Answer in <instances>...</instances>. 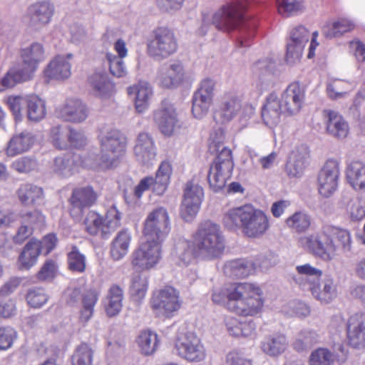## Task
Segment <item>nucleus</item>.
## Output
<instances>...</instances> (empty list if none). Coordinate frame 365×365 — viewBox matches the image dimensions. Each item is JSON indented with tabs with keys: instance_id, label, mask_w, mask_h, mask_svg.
<instances>
[{
	"instance_id": "36",
	"label": "nucleus",
	"mask_w": 365,
	"mask_h": 365,
	"mask_svg": "<svg viewBox=\"0 0 365 365\" xmlns=\"http://www.w3.org/2000/svg\"><path fill=\"white\" fill-rule=\"evenodd\" d=\"M346 178L350 185L357 191L365 189V163L354 160L346 167Z\"/></svg>"
},
{
	"instance_id": "17",
	"label": "nucleus",
	"mask_w": 365,
	"mask_h": 365,
	"mask_svg": "<svg viewBox=\"0 0 365 365\" xmlns=\"http://www.w3.org/2000/svg\"><path fill=\"white\" fill-rule=\"evenodd\" d=\"M185 78L183 66L178 61H174L160 68L157 82L163 88H172L179 86Z\"/></svg>"
},
{
	"instance_id": "3",
	"label": "nucleus",
	"mask_w": 365,
	"mask_h": 365,
	"mask_svg": "<svg viewBox=\"0 0 365 365\" xmlns=\"http://www.w3.org/2000/svg\"><path fill=\"white\" fill-rule=\"evenodd\" d=\"M200 257L215 259L220 257L225 249V239L220 226L212 221L200 225L193 235Z\"/></svg>"
},
{
	"instance_id": "1",
	"label": "nucleus",
	"mask_w": 365,
	"mask_h": 365,
	"mask_svg": "<svg viewBox=\"0 0 365 365\" xmlns=\"http://www.w3.org/2000/svg\"><path fill=\"white\" fill-rule=\"evenodd\" d=\"M212 301L244 317L259 314L264 305L263 292L253 283H230L213 291Z\"/></svg>"
},
{
	"instance_id": "12",
	"label": "nucleus",
	"mask_w": 365,
	"mask_h": 365,
	"mask_svg": "<svg viewBox=\"0 0 365 365\" xmlns=\"http://www.w3.org/2000/svg\"><path fill=\"white\" fill-rule=\"evenodd\" d=\"M162 243L144 239L131 256V264L136 269L149 270L161 259Z\"/></svg>"
},
{
	"instance_id": "55",
	"label": "nucleus",
	"mask_w": 365,
	"mask_h": 365,
	"mask_svg": "<svg viewBox=\"0 0 365 365\" xmlns=\"http://www.w3.org/2000/svg\"><path fill=\"white\" fill-rule=\"evenodd\" d=\"M68 126L55 125L50 130V139L53 145L60 150L67 148Z\"/></svg>"
},
{
	"instance_id": "37",
	"label": "nucleus",
	"mask_w": 365,
	"mask_h": 365,
	"mask_svg": "<svg viewBox=\"0 0 365 365\" xmlns=\"http://www.w3.org/2000/svg\"><path fill=\"white\" fill-rule=\"evenodd\" d=\"M41 253V245L37 240H31L23 248L18 259L21 269H29L37 262Z\"/></svg>"
},
{
	"instance_id": "33",
	"label": "nucleus",
	"mask_w": 365,
	"mask_h": 365,
	"mask_svg": "<svg viewBox=\"0 0 365 365\" xmlns=\"http://www.w3.org/2000/svg\"><path fill=\"white\" fill-rule=\"evenodd\" d=\"M355 28V24L349 19H339L327 23L322 29L323 36L329 39L338 38Z\"/></svg>"
},
{
	"instance_id": "62",
	"label": "nucleus",
	"mask_w": 365,
	"mask_h": 365,
	"mask_svg": "<svg viewBox=\"0 0 365 365\" xmlns=\"http://www.w3.org/2000/svg\"><path fill=\"white\" fill-rule=\"evenodd\" d=\"M106 58L109 63L110 73L113 76L120 78L126 74V68L123 58L110 53H107Z\"/></svg>"
},
{
	"instance_id": "16",
	"label": "nucleus",
	"mask_w": 365,
	"mask_h": 365,
	"mask_svg": "<svg viewBox=\"0 0 365 365\" xmlns=\"http://www.w3.org/2000/svg\"><path fill=\"white\" fill-rule=\"evenodd\" d=\"M55 12L53 4L48 0L38 1L28 8L29 25L41 29L50 24Z\"/></svg>"
},
{
	"instance_id": "18",
	"label": "nucleus",
	"mask_w": 365,
	"mask_h": 365,
	"mask_svg": "<svg viewBox=\"0 0 365 365\" xmlns=\"http://www.w3.org/2000/svg\"><path fill=\"white\" fill-rule=\"evenodd\" d=\"M92 166L89 159H82L78 154L66 153L55 158L53 170L60 175L68 177L77 171L80 167L92 168Z\"/></svg>"
},
{
	"instance_id": "64",
	"label": "nucleus",
	"mask_w": 365,
	"mask_h": 365,
	"mask_svg": "<svg viewBox=\"0 0 365 365\" xmlns=\"http://www.w3.org/2000/svg\"><path fill=\"white\" fill-rule=\"evenodd\" d=\"M57 272V263L52 259H48L38 272L37 277L41 281H51L56 276Z\"/></svg>"
},
{
	"instance_id": "46",
	"label": "nucleus",
	"mask_w": 365,
	"mask_h": 365,
	"mask_svg": "<svg viewBox=\"0 0 365 365\" xmlns=\"http://www.w3.org/2000/svg\"><path fill=\"white\" fill-rule=\"evenodd\" d=\"M136 343L141 354L148 356L155 352L159 339L155 332L150 329H145L139 333L136 338Z\"/></svg>"
},
{
	"instance_id": "49",
	"label": "nucleus",
	"mask_w": 365,
	"mask_h": 365,
	"mask_svg": "<svg viewBox=\"0 0 365 365\" xmlns=\"http://www.w3.org/2000/svg\"><path fill=\"white\" fill-rule=\"evenodd\" d=\"M148 278L144 274L133 275L129 287V292L132 299L140 303L145 297L148 289Z\"/></svg>"
},
{
	"instance_id": "28",
	"label": "nucleus",
	"mask_w": 365,
	"mask_h": 365,
	"mask_svg": "<svg viewBox=\"0 0 365 365\" xmlns=\"http://www.w3.org/2000/svg\"><path fill=\"white\" fill-rule=\"evenodd\" d=\"M297 274L294 279L303 288H307L312 292L313 287H317L322 277V271L309 264L299 265L296 267Z\"/></svg>"
},
{
	"instance_id": "26",
	"label": "nucleus",
	"mask_w": 365,
	"mask_h": 365,
	"mask_svg": "<svg viewBox=\"0 0 365 365\" xmlns=\"http://www.w3.org/2000/svg\"><path fill=\"white\" fill-rule=\"evenodd\" d=\"M349 343L356 349L365 347V313L352 315L348 323Z\"/></svg>"
},
{
	"instance_id": "41",
	"label": "nucleus",
	"mask_w": 365,
	"mask_h": 365,
	"mask_svg": "<svg viewBox=\"0 0 365 365\" xmlns=\"http://www.w3.org/2000/svg\"><path fill=\"white\" fill-rule=\"evenodd\" d=\"M97 200V194L91 187H79L73 190L70 198L73 208L82 210L91 206Z\"/></svg>"
},
{
	"instance_id": "22",
	"label": "nucleus",
	"mask_w": 365,
	"mask_h": 365,
	"mask_svg": "<svg viewBox=\"0 0 365 365\" xmlns=\"http://www.w3.org/2000/svg\"><path fill=\"white\" fill-rule=\"evenodd\" d=\"M73 58L71 53L59 54L53 57L44 70L45 75L56 80L68 78L71 74V60Z\"/></svg>"
},
{
	"instance_id": "63",
	"label": "nucleus",
	"mask_w": 365,
	"mask_h": 365,
	"mask_svg": "<svg viewBox=\"0 0 365 365\" xmlns=\"http://www.w3.org/2000/svg\"><path fill=\"white\" fill-rule=\"evenodd\" d=\"M48 295L43 289H34L29 291L26 294L28 304L34 307L39 308L48 301Z\"/></svg>"
},
{
	"instance_id": "39",
	"label": "nucleus",
	"mask_w": 365,
	"mask_h": 365,
	"mask_svg": "<svg viewBox=\"0 0 365 365\" xmlns=\"http://www.w3.org/2000/svg\"><path fill=\"white\" fill-rule=\"evenodd\" d=\"M288 341L284 334H274L265 337L261 343L264 353L270 356H277L282 354L288 346Z\"/></svg>"
},
{
	"instance_id": "58",
	"label": "nucleus",
	"mask_w": 365,
	"mask_h": 365,
	"mask_svg": "<svg viewBox=\"0 0 365 365\" xmlns=\"http://www.w3.org/2000/svg\"><path fill=\"white\" fill-rule=\"evenodd\" d=\"M212 102L195 95L192 96V113L197 119H202L209 112Z\"/></svg>"
},
{
	"instance_id": "5",
	"label": "nucleus",
	"mask_w": 365,
	"mask_h": 365,
	"mask_svg": "<svg viewBox=\"0 0 365 365\" xmlns=\"http://www.w3.org/2000/svg\"><path fill=\"white\" fill-rule=\"evenodd\" d=\"M334 229L330 224L324 225L316 233L304 235L298 239V245L325 261L336 255L337 246L334 241Z\"/></svg>"
},
{
	"instance_id": "4",
	"label": "nucleus",
	"mask_w": 365,
	"mask_h": 365,
	"mask_svg": "<svg viewBox=\"0 0 365 365\" xmlns=\"http://www.w3.org/2000/svg\"><path fill=\"white\" fill-rule=\"evenodd\" d=\"M246 5L239 1L222 6L213 14L203 13L202 22L197 30L199 36L207 34L211 24L221 30H231L237 27L243 19Z\"/></svg>"
},
{
	"instance_id": "15",
	"label": "nucleus",
	"mask_w": 365,
	"mask_h": 365,
	"mask_svg": "<svg viewBox=\"0 0 365 365\" xmlns=\"http://www.w3.org/2000/svg\"><path fill=\"white\" fill-rule=\"evenodd\" d=\"M204 197L203 189L197 184L187 182L180 205L181 217L190 222L197 215Z\"/></svg>"
},
{
	"instance_id": "20",
	"label": "nucleus",
	"mask_w": 365,
	"mask_h": 365,
	"mask_svg": "<svg viewBox=\"0 0 365 365\" xmlns=\"http://www.w3.org/2000/svg\"><path fill=\"white\" fill-rule=\"evenodd\" d=\"M322 118L327 134L338 139L347 137L349 131V125L338 112L331 109L324 110Z\"/></svg>"
},
{
	"instance_id": "10",
	"label": "nucleus",
	"mask_w": 365,
	"mask_h": 365,
	"mask_svg": "<svg viewBox=\"0 0 365 365\" xmlns=\"http://www.w3.org/2000/svg\"><path fill=\"white\" fill-rule=\"evenodd\" d=\"M120 218L115 207L109 209L105 218L93 211H90L84 220L85 230L91 235L101 234L103 237L106 238L119 226Z\"/></svg>"
},
{
	"instance_id": "40",
	"label": "nucleus",
	"mask_w": 365,
	"mask_h": 365,
	"mask_svg": "<svg viewBox=\"0 0 365 365\" xmlns=\"http://www.w3.org/2000/svg\"><path fill=\"white\" fill-rule=\"evenodd\" d=\"M88 83L96 96L104 98L110 94L113 84L106 73L96 71L88 78Z\"/></svg>"
},
{
	"instance_id": "11",
	"label": "nucleus",
	"mask_w": 365,
	"mask_h": 365,
	"mask_svg": "<svg viewBox=\"0 0 365 365\" xmlns=\"http://www.w3.org/2000/svg\"><path fill=\"white\" fill-rule=\"evenodd\" d=\"M150 306L156 315L171 317L181 307L180 292L173 287H165L153 293Z\"/></svg>"
},
{
	"instance_id": "23",
	"label": "nucleus",
	"mask_w": 365,
	"mask_h": 365,
	"mask_svg": "<svg viewBox=\"0 0 365 365\" xmlns=\"http://www.w3.org/2000/svg\"><path fill=\"white\" fill-rule=\"evenodd\" d=\"M243 108L241 98L234 93H228L221 98L216 115L221 123H225L232 120Z\"/></svg>"
},
{
	"instance_id": "60",
	"label": "nucleus",
	"mask_w": 365,
	"mask_h": 365,
	"mask_svg": "<svg viewBox=\"0 0 365 365\" xmlns=\"http://www.w3.org/2000/svg\"><path fill=\"white\" fill-rule=\"evenodd\" d=\"M277 9L280 14L289 16L303 8V0H277Z\"/></svg>"
},
{
	"instance_id": "50",
	"label": "nucleus",
	"mask_w": 365,
	"mask_h": 365,
	"mask_svg": "<svg viewBox=\"0 0 365 365\" xmlns=\"http://www.w3.org/2000/svg\"><path fill=\"white\" fill-rule=\"evenodd\" d=\"M319 334L314 330L309 329H302L296 335L292 346L296 351H302L319 342Z\"/></svg>"
},
{
	"instance_id": "32",
	"label": "nucleus",
	"mask_w": 365,
	"mask_h": 365,
	"mask_svg": "<svg viewBox=\"0 0 365 365\" xmlns=\"http://www.w3.org/2000/svg\"><path fill=\"white\" fill-rule=\"evenodd\" d=\"M173 255L183 264H189L197 257H200L194 239L193 241L179 239L175 244Z\"/></svg>"
},
{
	"instance_id": "47",
	"label": "nucleus",
	"mask_w": 365,
	"mask_h": 365,
	"mask_svg": "<svg viewBox=\"0 0 365 365\" xmlns=\"http://www.w3.org/2000/svg\"><path fill=\"white\" fill-rule=\"evenodd\" d=\"M253 264L245 259H235L226 263L224 272L232 278H243L254 271Z\"/></svg>"
},
{
	"instance_id": "42",
	"label": "nucleus",
	"mask_w": 365,
	"mask_h": 365,
	"mask_svg": "<svg viewBox=\"0 0 365 365\" xmlns=\"http://www.w3.org/2000/svg\"><path fill=\"white\" fill-rule=\"evenodd\" d=\"M26 113L29 120L38 122L46 115V106L44 100L35 94L26 96Z\"/></svg>"
},
{
	"instance_id": "57",
	"label": "nucleus",
	"mask_w": 365,
	"mask_h": 365,
	"mask_svg": "<svg viewBox=\"0 0 365 365\" xmlns=\"http://www.w3.org/2000/svg\"><path fill=\"white\" fill-rule=\"evenodd\" d=\"M334 361V354L326 348H318L309 356L310 365H331Z\"/></svg>"
},
{
	"instance_id": "53",
	"label": "nucleus",
	"mask_w": 365,
	"mask_h": 365,
	"mask_svg": "<svg viewBox=\"0 0 365 365\" xmlns=\"http://www.w3.org/2000/svg\"><path fill=\"white\" fill-rule=\"evenodd\" d=\"M68 264L69 269L72 272L82 273L86 267V257L76 247H73L68 254Z\"/></svg>"
},
{
	"instance_id": "45",
	"label": "nucleus",
	"mask_w": 365,
	"mask_h": 365,
	"mask_svg": "<svg viewBox=\"0 0 365 365\" xmlns=\"http://www.w3.org/2000/svg\"><path fill=\"white\" fill-rule=\"evenodd\" d=\"M341 204L346 208V213L352 222H359L365 218V199L355 197L350 199L344 197Z\"/></svg>"
},
{
	"instance_id": "6",
	"label": "nucleus",
	"mask_w": 365,
	"mask_h": 365,
	"mask_svg": "<svg viewBox=\"0 0 365 365\" xmlns=\"http://www.w3.org/2000/svg\"><path fill=\"white\" fill-rule=\"evenodd\" d=\"M101 156L100 161L91 163L92 168H108L123 155L126 145L125 135L118 130L110 128L103 133L100 137Z\"/></svg>"
},
{
	"instance_id": "59",
	"label": "nucleus",
	"mask_w": 365,
	"mask_h": 365,
	"mask_svg": "<svg viewBox=\"0 0 365 365\" xmlns=\"http://www.w3.org/2000/svg\"><path fill=\"white\" fill-rule=\"evenodd\" d=\"M215 81L210 78H205L200 83L198 88L193 95L212 102L215 94Z\"/></svg>"
},
{
	"instance_id": "52",
	"label": "nucleus",
	"mask_w": 365,
	"mask_h": 365,
	"mask_svg": "<svg viewBox=\"0 0 365 365\" xmlns=\"http://www.w3.org/2000/svg\"><path fill=\"white\" fill-rule=\"evenodd\" d=\"M234 168V163L230 149L223 147L218 153L211 169L224 173L225 175L231 177Z\"/></svg>"
},
{
	"instance_id": "35",
	"label": "nucleus",
	"mask_w": 365,
	"mask_h": 365,
	"mask_svg": "<svg viewBox=\"0 0 365 365\" xmlns=\"http://www.w3.org/2000/svg\"><path fill=\"white\" fill-rule=\"evenodd\" d=\"M123 290L118 285H112L104 299L103 304L106 314L113 317L118 315L123 307Z\"/></svg>"
},
{
	"instance_id": "30",
	"label": "nucleus",
	"mask_w": 365,
	"mask_h": 365,
	"mask_svg": "<svg viewBox=\"0 0 365 365\" xmlns=\"http://www.w3.org/2000/svg\"><path fill=\"white\" fill-rule=\"evenodd\" d=\"M36 69L21 61L18 66L11 68L1 82L5 88H12L16 83L26 82L33 78Z\"/></svg>"
},
{
	"instance_id": "61",
	"label": "nucleus",
	"mask_w": 365,
	"mask_h": 365,
	"mask_svg": "<svg viewBox=\"0 0 365 365\" xmlns=\"http://www.w3.org/2000/svg\"><path fill=\"white\" fill-rule=\"evenodd\" d=\"M67 138V148L68 147L81 148L87 143V138L83 131L69 126H68Z\"/></svg>"
},
{
	"instance_id": "38",
	"label": "nucleus",
	"mask_w": 365,
	"mask_h": 365,
	"mask_svg": "<svg viewBox=\"0 0 365 365\" xmlns=\"http://www.w3.org/2000/svg\"><path fill=\"white\" fill-rule=\"evenodd\" d=\"M20 58L24 65H29L37 70L39 63L46 58L44 48L39 43H34L21 49Z\"/></svg>"
},
{
	"instance_id": "43",
	"label": "nucleus",
	"mask_w": 365,
	"mask_h": 365,
	"mask_svg": "<svg viewBox=\"0 0 365 365\" xmlns=\"http://www.w3.org/2000/svg\"><path fill=\"white\" fill-rule=\"evenodd\" d=\"M21 202L25 205H34L39 203L43 198V190L41 187L32 184H23L17 190Z\"/></svg>"
},
{
	"instance_id": "34",
	"label": "nucleus",
	"mask_w": 365,
	"mask_h": 365,
	"mask_svg": "<svg viewBox=\"0 0 365 365\" xmlns=\"http://www.w3.org/2000/svg\"><path fill=\"white\" fill-rule=\"evenodd\" d=\"M34 143V135L29 132H22L15 135L9 141L6 153L14 157L29 150Z\"/></svg>"
},
{
	"instance_id": "8",
	"label": "nucleus",
	"mask_w": 365,
	"mask_h": 365,
	"mask_svg": "<svg viewBox=\"0 0 365 365\" xmlns=\"http://www.w3.org/2000/svg\"><path fill=\"white\" fill-rule=\"evenodd\" d=\"M174 351L181 359L199 363L205 360L207 350L202 340L194 332L180 334L175 342Z\"/></svg>"
},
{
	"instance_id": "31",
	"label": "nucleus",
	"mask_w": 365,
	"mask_h": 365,
	"mask_svg": "<svg viewBox=\"0 0 365 365\" xmlns=\"http://www.w3.org/2000/svg\"><path fill=\"white\" fill-rule=\"evenodd\" d=\"M130 95L135 96V107L138 113H143L148 108L153 96V88L149 83L139 81L128 88Z\"/></svg>"
},
{
	"instance_id": "29",
	"label": "nucleus",
	"mask_w": 365,
	"mask_h": 365,
	"mask_svg": "<svg viewBox=\"0 0 365 365\" xmlns=\"http://www.w3.org/2000/svg\"><path fill=\"white\" fill-rule=\"evenodd\" d=\"M283 112L284 111L280 99L275 93H270L267 97L262 110V117L264 123L269 126L277 125Z\"/></svg>"
},
{
	"instance_id": "14",
	"label": "nucleus",
	"mask_w": 365,
	"mask_h": 365,
	"mask_svg": "<svg viewBox=\"0 0 365 365\" xmlns=\"http://www.w3.org/2000/svg\"><path fill=\"white\" fill-rule=\"evenodd\" d=\"M172 173V166L170 162L163 161L161 163L155 178L146 177L143 178L138 185L135 187V195L140 198L143 193L152 188L157 195H162L166 190L170 182Z\"/></svg>"
},
{
	"instance_id": "21",
	"label": "nucleus",
	"mask_w": 365,
	"mask_h": 365,
	"mask_svg": "<svg viewBox=\"0 0 365 365\" xmlns=\"http://www.w3.org/2000/svg\"><path fill=\"white\" fill-rule=\"evenodd\" d=\"M58 116L65 121L80 123L88 116L87 106L79 99H67L58 108Z\"/></svg>"
},
{
	"instance_id": "9",
	"label": "nucleus",
	"mask_w": 365,
	"mask_h": 365,
	"mask_svg": "<svg viewBox=\"0 0 365 365\" xmlns=\"http://www.w3.org/2000/svg\"><path fill=\"white\" fill-rule=\"evenodd\" d=\"M170 231V216L164 207H158L150 212L143 222L144 239L160 243L166 239Z\"/></svg>"
},
{
	"instance_id": "54",
	"label": "nucleus",
	"mask_w": 365,
	"mask_h": 365,
	"mask_svg": "<svg viewBox=\"0 0 365 365\" xmlns=\"http://www.w3.org/2000/svg\"><path fill=\"white\" fill-rule=\"evenodd\" d=\"M349 84L341 80H335L327 86V95L332 100L344 98L348 95Z\"/></svg>"
},
{
	"instance_id": "24",
	"label": "nucleus",
	"mask_w": 365,
	"mask_h": 365,
	"mask_svg": "<svg viewBox=\"0 0 365 365\" xmlns=\"http://www.w3.org/2000/svg\"><path fill=\"white\" fill-rule=\"evenodd\" d=\"M304 91L298 83H291L282 94L280 99L284 111L289 114L297 113L304 103Z\"/></svg>"
},
{
	"instance_id": "7",
	"label": "nucleus",
	"mask_w": 365,
	"mask_h": 365,
	"mask_svg": "<svg viewBox=\"0 0 365 365\" xmlns=\"http://www.w3.org/2000/svg\"><path fill=\"white\" fill-rule=\"evenodd\" d=\"M178 48V41L175 32L165 26L153 30L147 43L148 55L158 60L170 56Z\"/></svg>"
},
{
	"instance_id": "13",
	"label": "nucleus",
	"mask_w": 365,
	"mask_h": 365,
	"mask_svg": "<svg viewBox=\"0 0 365 365\" xmlns=\"http://www.w3.org/2000/svg\"><path fill=\"white\" fill-rule=\"evenodd\" d=\"M340 175L339 160L328 159L319 171L317 190L324 197H331L337 190Z\"/></svg>"
},
{
	"instance_id": "25",
	"label": "nucleus",
	"mask_w": 365,
	"mask_h": 365,
	"mask_svg": "<svg viewBox=\"0 0 365 365\" xmlns=\"http://www.w3.org/2000/svg\"><path fill=\"white\" fill-rule=\"evenodd\" d=\"M137 160L143 165L153 163L156 158V149L151 137L145 133L138 134L133 148Z\"/></svg>"
},
{
	"instance_id": "44",
	"label": "nucleus",
	"mask_w": 365,
	"mask_h": 365,
	"mask_svg": "<svg viewBox=\"0 0 365 365\" xmlns=\"http://www.w3.org/2000/svg\"><path fill=\"white\" fill-rule=\"evenodd\" d=\"M322 286L323 289L320 284L313 287L312 295L322 302L329 303L336 297V285L331 277L325 275L322 278Z\"/></svg>"
},
{
	"instance_id": "2",
	"label": "nucleus",
	"mask_w": 365,
	"mask_h": 365,
	"mask_svg": "<svg viewBox=\"0 0 365 365\" xmlns=\"http://www.w3.org/2000/svg\"><path fill=\"white\" fill-rule=\"evenodd\" d=\"M223 224L230 230L240 228L246 236L253 238L262 236L269 227L267 215L250 205L228 210L224 215Z\"/></svg>"
},
{
	"instance_id": "19",
	"label": "nucleus",
	"mask_w": 365,
	"mask_h": 365,
	"mask_svg": "<svg viewBox=\"0 0 365 365\" xmlns=\"http://www.w3.org/2000/svg\"><path fill=\"white\" fill-rule=\"evenodd\" d=\"M154 120L159 129L165 135H171L178 123L175 108L166 101H163L155 112Z\"/></svg>"
},
{
	"instance_id": "56",
	"label": "nucleus",
	"mask_w": 365,
	"mask_h": 365,
	"mask_svg": "<svg viewBox=\"0 0 365 365\" xmlns=\"http://www.w3.org/2000/svg\"><path fill=\"white\" fill-rule=\"evenodd\" d=\"M93 350L86 344H81L72 356V365H92Z\"/></svg>"
},
{
	"instance_id": "51",
	"label": "nucleus",
	"mask_w": 365,
	"mask_h": 365,
	"mask_svg": "<svg viewBox=\"0 0 365 365\" xmlns=\"http://www.w3.org/2000/svg\"><path fill=\"white\" fill-rule=\"evenodd\" d=\"M285 224L292 232L302 233L309 229L312 217L308 213L299 211L288 217L285 220Z\"/></svg>"
},
{
	"instance_id": "27",
	"label": "nucleus",
	"mask_w": 365,
	"mask_h": 365,
	"mask_svg": "<svg viewBox=\"0 0 365 365\" xmlns=\"http://www.w3.org/2000/svg\"><path fill=\"white\" fill-rule=\"evenodd\" d=\"M309 154L307 148L301 146L293 150L286 165V171L292 178L301 177L309 163Z\"/></svg>"
},
{
	"instance_id": "48",
	"label": "nucleus",
	"mask_w": 365,
	"mask_h": 365,
	"mask_svg": "<svg viewBox=\"0 0 365 365\" xmlns=\"http://www.w3.org/2000/svg\"><path fill=\"white\" fill-rule=\"evenodd\" d=\"M131 235L128 230H122L118 233L113 241L110 255L114 260H120L128 253Z\"/></svg>"
}]
</instances>
